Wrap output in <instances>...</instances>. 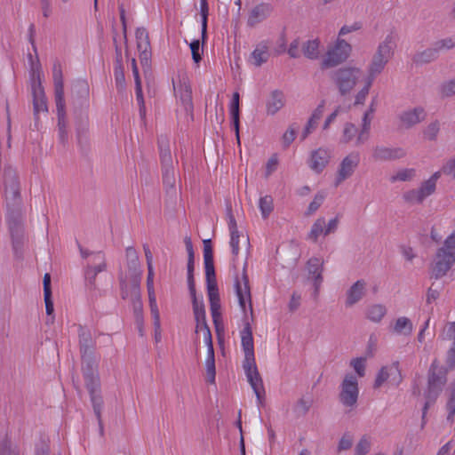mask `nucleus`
Returning a JSON list of instances; mask_svg holds the SVG:
<instances>
[{"mask_svg": "<svg viewBox=\"0 0 455 455\" xmlns=\"http://www.w3.org/2000/svg\"><path fill=\"white\" fill-rule=\"evenodd\" d=\"M119 280L122 290V298L124 299H129L132 302L139 301V299H140V276L138 275H134V276L131 275V280L128 282L126 278L121 275Z\"/></svg>", "mask_w": 455, "mask_h": 455, "instance_id": "obj_16", "label": "nucleus"}, {"mask_svg": "<svg viewBox=\"0 0 455 455\" xmlns=\"http://www.w3.org/2000/svg\"><path fill=\"white\" fill-rule=\"evenodd\" d=\"M208 3L206 0H200V13L202 16V39L206 38L207 19H208Z\"/></svg>", "mask_w": 455, "mask_h": 455, "instance_id": "obj_52", "label": "nucleus"}, {"mask_svg": "<svg viewBox=\"0 0 455 455\" xmlns=\"http://www.w3.org/2000/svg\"><path fill=\"white\" fill-rule=\"evenodd\" d=\"M52 78L54 83L55 103L58 116L59 140L62 144L68 141L66 110L64 100V83L61 64L55 61L52 67Z\"/></svg>", "mask_w": 455, "mask_h": 455, "instance_id": "obj_3", "label": "nucleus"}, {"mask_svg": "<svg viewBox=\"0 0 455 455\" xmlns=\"http://www.w3.org/2000/svg\"><path fill=\"white\" fill-rule=\"evenodd\" d=\"M204 269L207 289H210V287L218 288L213 261L204 262Z\"/></svg>", "mask_w": 455, "mask_h": 455, "instance_id": "obj_45", "label": "nucleus"}, {"mask_svg": "<svg viewBox=\"0 0 455 455\" xmlns=\"http://www.w3.org/2000/svg\"><path fill=\"white\" fill-rule=\"evenodd\" d=\"M360 163V155L357 152H352L341 161L335 180V186H339L347 179L350 178Z\"/></svg>", "mask_w": 455, "mask_h": 455, "instance_id": "obj_14", "label": "nucleus"}, {"mask_svg": "<svg viewBox=\"0 0 455 455\" xmlns=\"http://www.w3.org/2000/svg\"><path fill=\"white\" fill-rule=\"evenodd\" d=\"M296 137V128L291 125L288 128V130L283 135V143L284 148H288L291 143L295 140Z\"/></svg>", "mask_w": 455, "mask_h": 455, "instance_id": "obj_60", "label": "nucleus"}, {"mask_svg": "<svg viewBox=\"0 0 455 455\" xmlns=\"http://www.w3.org/2000/svg\"><path fill=\"white\" fill-rule=\"evenodd\" d=\"M325 199V194L323 192H318L313 201L309 204L307 210L306 211L305 214L307 216H311L314 214L323 204V201Z\"/></svg>", "mask_w": 455, "mask_h": 455, "instance_id": "obj_50", "label": "nucleus"}, {"mask_svg": "<svg viewBox=\"0 0 455 455\" xmlns=\"http://www.w3.org/2000/svg\"><path fill=\"white\" fill-rule=\"evenodd\" d=\"M273 12V6L267 3H260L254 6L249 12L247 25L255 27L259 23L267 20Z\"/></svg>", "mask_w": 455, "mask_h": 455, "instance_id": "obj_18", "label": "nucleus"}, {"mask_svg": "<svg viewBox=\"0 0 455 455\" xmlns=\"http://www.w3.org/2000/svg\"><path fill=\"white\" fill-rule=\"evenodd\" d=\"M339 224V218L336 216L335 218L329 220L328 223L325 222V235H329L330 234L335 233L338 229Z\"/></svg>", "mask_w": 455, "mask_h": 455, "instance_id": "obj_63", "label": "nucleus"}, {"mask_svg": "<svg viewBox=\"0 0 455 455\" xmlns=\"http://www.w3.org/2000/svg\"><path fill=\"white\" fill-rule=\"evenodd\" d=\"M434 44L439 53L443 51H450L455 48V36H451L436 40Z\"/></svg>", "mask_w": 455, "mask_h": 455, "instance_id": "obj_46", "label": "nucleus"}, {"mask_svg": "<svg viewBox=\"0 0 455 455\" xmlns=\"http://www.w3.org/2000/svg\"><path fill=\"white\" fill-rule=\"evenodd\" d=\"M392 331L397 335L410 336L413 331V323L408 317L400 316L395 320Z\"/></svg>", "mask_w": 455, "mask_h": 455, "instance_id": "obj_31", "label": "nucleus"}, {"mask_svg": "<svg viewBox=\"0 0 455 455\" xmlns=\"http://www.w3.org/2000/svg\"><path fill=\"white\" fill-rule=\"evenodd\" d=\"M387 62L388 61L387 60L374 53L371 61L368 67L367 77L371 80H374L376 76L383 71Z\"/></svg>", "mask_w": 455, "mask_h": 455, "instance_id": "obj_34", "label": "nucleus"}, {"mask_svg": "<svg viewBox=\"0 0 455 455\" xmlns=\"http://www.w3.org/2000/svg\"><path fill=\"white\" fill-rule=\"evenodd\" d=\"M455 263V244L451 242V238H446L443 245L436 251L434 264L433 275L435 277L440 278L447 274Z\"/></svg>", "mask_w": 455, "mask_h": 455, "instance_id": "obj_5", "label": "nucleus"}, {"mask_svg": "<svg viewBox=\"0 0 455 455\" xmlns=\"http://www.w3.org/2000/svg\"><path fill=\"white\" fill-rule=\"evenodd\" d=\"M350 365L354 368L358 377H363L365 374V359L357 357L351 361Z\"/></svg>", "mask_w": 455, "mask_h": 455, "instance_id": "obj_56", "label": "nucleus"}, {"mask_svg": "<svg viewBox=\"0 0 455 455\" xmlns=\"http://www.w3.org/2000/svg\"><path fill=\"white\" fill-rule=\"evenodd\" d=\"M243 368L247 380L256 395L258 404L261 405L265 396V388L256 362L243 363Z\"/></svg>", "mask_w": 455, "mask_h": 455, "instance_id": "obj_13", "label": "nucleus"}, {"mask_svg": "<svg viewBox=\"0 0 455 455\" xmlns=\"http://www.w3.org/2000/svg\"><path fill=\"white\" fill-rule=\"evenodd\" d=\"M163 181L166 187L173 188L175 186V173L172 165L163 166Z\"/></svg>", "mask_w": 455, "mask_h": 455, "instance_id": "obj_51", "label": "nucleus"}, {"mask_svg": "<svg viewBox=\"0 0 455 455\" xmlns=\"http://www.w3.org/2000/svg\"><path fill=\"white\" fill-rule=\"evenodd\" d=\"M4 199L6 204V220L12 239L15 253L22 247L24 232L22 225V198L20 196V181L15 170L8 167L4 174Z\"/></svg>", "mask_w": 455, "mask_h": 455, "instance_id": "obj_1", "label": "nucleus"}, {"mask_svg": "<svg viewBox=\"0 0 455 455\" xmlns=\"http://www.w3.org/2000/svg\"><path fill=\"white\" fill-rule=\"evenodd\" d=\"M325 219L323 217L318 218L312 225L310 232L307 235V239L315 243L320 235H325Z\"/></svg>", "mask_w": 455, "mask_h": 455, "instance_id": "obj_37", "label": "nucleus"}, {"mask_svg": "<svg viewBox=\"0 0 455 455\" xmlns=\"http://www.w3.org/2000/svg\"><path fill=\"white\" fill-rule=\"evenodd\" d=\"M352 48L344 39L338 38L335 44L329 47L321 62V68L327 69L343 63L349 56Z\"/></svg>", "mask_w": 455, "mask_h": 455, "instance_id": "obj_9", "label": "nucleus"}, {"mask_svg": "<svg viewBox=\"0 0 455 455\" xmlns=\"http://www.w3.org/2000/svg\"><path fill=\"white\" fill-rule=\"evenodd\" d=\"M331 152L326 148H319L312 151L309 161L310 168L315 172H321L329 163Z\"/></svg>", "mask_w": 455, "mask_h": 455, "instance_id": "obj_24", "label": "nucleus"}, {"mask_svg": "<svg viewBox=\"0 0 455 455\" xmlns=\"http://www.w3.org/2000/svg\"><path fill=\"white\" fill-rule=\"evenodd\" d=\"M359 387L357 377L353 374H347L340 384L339 401L348 408H354L358 400Z\"/></svg>", "mask_w": 455, "mask_h": 455, "instance_id": "obj_11", "label": "nucleus"}, {"mask_svg": "<svg viewBox=\"0 0 455 455\" xmlns=\"http://www.w3.org/2000/svg\"><path fill=\"white\" fill-rule=\"evenodd\" d=\"M158 148L162 167L172 166L173 161L167 137L162 135L158 138Z\"/></svg>", "mask_w": 455, "mask_h": 455, "instance_id": "obj_29", "label": "nucleus"}, {"mask_svg": "<svg viewBox=\"0 0 455 455\" xmlns=\"http://www.w3.org/2000/svg\"><path fill=\"white\" fill-rule=\"evenodd\" d=\"M440 131V123L438 121L431 122L424 130V137L428 140H435Z\"/></svg>", "mask_w": 455, "mask_h": 455, "instance_id": "obj_53", "label": "nucleus"}, {"mask_svg": "<svg viewBox=\"0 0 455 455\" xmlns=\"http://www.w3.org/2000/svg\"><path fill=\"white\" fill-rule=\"evenodd\" d=\"M80 353L82 356V372L89 373L98 371L99 359L95 355V341L91 331L79 326L78 330Z\"/></svg>", "mask_w": 455, "mask_h": 455, "instance_id": "obj_4", "label": "nucleus"}, {"mask_svg": "<svg viewBox=\"0 0 455 455\" xmlns=\"http://www.w3.org/2000/svg\"><path fill=\"white\" fill-rule=\"evenodd\" d=\"M371 119L372 116H370V112H365L363 114L361 129L355 141V146H361L369 140Z\"/></svg>", "mask_w": 455, "mask_h": 455, "instance_id": "obj_32", "label": "nucleus"}, {"mask_svg": "<svg viewBox=\"0 0 455 455\" xmlns=\"http://www.w3.org/2000/svg\"><path fill=\"white\" fill-rule=\"evenodd\" d=\"M285 105L284 94L280 91H274L266 104L267 114L275 115Z\"/></svg>", "mask_w": 455, "mask_h": 455, "instance_id": "obj_26", "label": "nucleus"}, {"mask_svg": "<svg viewBox=\"0 0 455 455\" xmlns=\"http://www.w3.org/2000/svg\"><path fill=\"white\" fill-rule=\"evenodd\" d=\"M363 72L359 68L345 67L335 70L331 79L337 85L341 95L349 93L362 77Z\"/></svg>", "mask_w": 455, "mask_h": 455, "instance_id": "obj_8", "label": "nucleus"}, {"mask_svg": "<svg viewBox=\"0 0 455 455\" xmlns=\"http://www.w3.org/2000/svg\"><path fill=\"white\" fill-rule=\"evenodd\" d=\"M239 242H240V235L239 232L236 234H230V247L232 251V254L236 257L239 254L240 247H239Z\"/></svg>", "mask_w": 455, "mask_h": 455, "instance_id": "obj_62", "label": "nucleus"}, {"mask_svg": "<svg viewBox=\"0 0 455 455\" xmlns=\"http://www.w3.org/2000/svg\"><path fill=\"white\" fill-rule=\"evenodd\" d=\"M352 444H353V436L350 434L346 433L342 435V437L340 438V440L339 442L338 451L339 452L342 451H347L352 447Z\"/></svg>", "mask_w": 455, "mask_h": 455, "instance_id": "obj_57", "label": "nucleus"}, {"mask_svg": "<svg viewBox=\"0 0 455 455\" xmlns=\"http://www.w3.org/2000/svg\"><path fill=\"white\" fill-rule=\"evenodd\" d=\"M92 255L93 266H88L87 267H92L96 271V274L104 271L106 269V259L104 254L99 251L92 253Z\"/></svg>", "mask_w": 455, "mask_h": 455, "instance_id": "obj_49", "label": "nucleus"}, {"mask_svg": "<svg viewBox=\"0 0 455 455\" xmlns=\"http://www.w3.org/2000/svg\"><path fill=\"white\" fill-rule=\"evenodd\" d=\"M114 73L116 87L119 90H123L125 84V77L123 68L121 66L116 67Z\"/></svg>", "mask_w": 455, "mask_h": 455, "instance_id": "obj_59", "label": "nucleus"}, {"mask_svg": "<svg viewBox=\"0 0 455 455\" xmlns=\"http://www.w3.org/2000/svg\"><path fill=\"white\" fill-rule=\"evenodd\" d=\"M426 117V112L423 108L417 107L401 113L399 119L403 127L409 129L417 124L422 122Z\"/></svg>", "mask_w": 455, "mask_h": 455, "instance_id": "obj_20", "label": "nucleus"}, {"mask_svg": "<svg viewBox=\"0 0 455 455\" xmlns=\"http://www.w3.org/2000/svg\"><path fill=\"white\" fill-rule=\"evenodd\" d=\"M259 208L263 219H267L274 210V200L271 196H261L259 201Z\"/></svg>", "mask_w": 455, "mask_h": 455, "instance_id": "obj_41", "label": "nucleus"}, {"mask_svg": "<svg viewBox=\"0 0 455 455\" xmlns=\"http://www.w3.org/2000/svg\"><path fill=\"white\" fill-rule=\"evenodd\" d=\"M439 52L433 44L432 47L424 50L415 56V61L420 63H428L438 58Z\"/></svg>", "mask_w": 455, "mask_h": 455, "instance_id": "obj_40", "label": "nucleus"}, {"mask_svg": "<svg viewBox=\"0 0 455 455\" xmlns=\"http://www.w3.org/2000/svg\"><path fill=\"white\" fill-rule=\"evenodd\" d=\"M442 98H451L455 96V77L443 82L438 89Z\"/></svg>", "mask_w": 455, "mask_h": 455, "instance_id": "obj_43", "label": "nucleus"}, {"mask_svg": "<svg viewBox=\"0 0 455 455\" xmlns=\"http://www.w3.org/2000/svg\"><path fill=\"white\" fill-rule=\"evenodd\" d=\"M366 294V282L363 279L357 280L346 293L345 305L347 307H351L359 301Z\"/></svg>", "mask_w": 455, "mask_h": 455, "instance_id": "obj_21", "label": "nucleus"}, {"mask_svg": "<svg viewBox=\"0 0 455 455\" xmlns=\"http://www.w3.org/2000/svg\"><path fill=\"white\" fill-rule=\"evenodd\" d=\"M229 111L232 119V124L235 132L236 141L240 145V135H239V93L234 92L233 97L229 105Z\"/></svg>", "mask_w": 455, "mask_h": 455, "instance_id": "obj_28", "label": "nucleus"}, {"mask_svg": "<svg viewBox=\"0 0 455 455\" xmlns=\"http://www.w3.org/2000/svg\"><path fill=\"white\" fill-rule=\"evenodd\" d=\"M446 407L448 411L447 419L452 420L455 415V388L451 393Z\"/></svg>", "mask_w": 455, "mask_h": 455, "instance_id": "obj_61", "label": "nucleus"}, {"mask_svg": "<svg viewBox=\"0 0 455 455\" xmlns=\"http://www.w3.org/2000/svg\"><path fill=\"white\" fill-rule=\"evenodd\" d=\"M125 252L131 275L134 276V275H138L140 276L141 272L140 270L139 256L136 250L133 247H128Z\"/></svg>", "mask_w": 455, "mask_h": 455, "instance_id": "obj_36", "label": "nucleus"}, {"mask_svg": "<svg viewBox=\"0 0 455 455\" xmlns=\"http://www.w3.org/2000/svg\"><path fill=\"white\" fill-rule=\"evenodd\" d=\"M319 45L320 42L318 39H313L307 41L303 46L302 51L304 55L310 60H316L319 58Z\"/></svg>", "mask_w": 455, "mask_h": 455, "instance_id": "obj_38", "label": "nucleus"}, {"mask_svg": "<svg viewBox=\"0 0 455 455\" xmlns=\"http://www.w3.org/2000/svg\"><path fill=\"white\" fill-rule=\"evenodd\" d=\"M443 172L455 178V158L448 161L442 169Z\"/></svg>", "mask_w": 455, "mask_h": 455, "instance_id": "obj_64", "label": "nucleus"}, {"mask_svg": "<svg viewBox=\"0 0 455 455\" xmlns=\"http://www.w3.org/2000/svg\"><path fill=\"white\" fill-rule=\"evenodd\" d=\"M371 448V439L369 435H363L355 447V455H366Z\"/></svg>", "mask_w": 455, "mask_h": 455, "instance_id": "obj_44", "label": "nucleus"}, {"mask_svg": "<svg viewBox=\"0 0 455 455\" xmlns=\"http://www.w3.org/2000/svg\"><path fill=\"white\" fill-rule=\"evenodd\" d=\"M446 370L440 366L438 361L435 359L428 371L427 389L425 393L426 402L430 403L435 402L446 384Z\"/></svg>", "mask_w": 455, "mask_h": 455, "instance_id": "obj_6", "label": "nucleus"}, {"mask_svg": "<svg viewBox=\"0 0 455 455\" xmlns=\"http://www.w3.org/2000/svg\"><path fill=\"white\" fill-rule=\"evenodd\" d=\"M190 49L192 53V59L196 63H198L202 60V48L199 40H195L190 44Z\"/></svg>", "mask_w": 455, "mask_h": 455, "instance_id": "obj_58", "label": "nucleus"}, {"mask_svg": "<svg viewBox=\"0 0 455 455\" xmlns=\"http://www.w3.org/2000/svg\"><path fill=\"white\" fill-rule=\"evenodd\" d=\"M174 90L177 92V95H179L186 110L192 109V92L189 85L186 83H180L178 88L174 86Z\"/></svg>", "mask_w": 455, "mask_h": 455, "instance_id": "obj_35", "label": "nucleus"}, {"mask_svg": "<svg viewBox=\"0 0 455 455\" xmlns=\"http://www.w3.org/2000/svg\"><path fill=\"white\" fill-rule=\"evenodd\" d=\"M85 387L90 394L94 414L98 419L100 435L104 434V427L101 419L103 399L100 392V379L98 371L83 373Z\"/></svg>", "mask_w": 455, "mask_h": 455, "instance_id": "obj_7", "label": "nucleus"}, {"mask_svg": "<svg viewBox=\"0 0 455 455\" xmlns=\"http://www.w3.org/2000/svg\"><path fill=\"white\" fill-rule=\"evenodd\" d=\"M372 82L373 80L368 77L366 78L364 86L360 90V92L355 96V104H363L365 101L366 97L369 94V91L372 84Z\"/></svg>", "mask_w": 455, "mask_h": 455, "instance_id": "obj_54", "label": "nucleus"}, {"mask_svg": "<svg viewBox=\"0 0 455 455\" xmlns=\"http://www.w3.org/2000/svg\"><path fill=\"white\" fill-rule=\"evenodd\" d=\"M20 449L10 440L4 439L0 443V455H20Z\"/></svg>", "mask_w": 455, "mask_h": 455, "instance_id": "obj_47", "label": "nucleus"}, {"mask_svg": "<svg viewBox=\"0 0 455 455\" xmlns=\"http://www.w3.org/2000/svg\"><path fill=\"white\" fill-rule=\"evenodd\" d=\"M403 380L399 362L395 361L390 364L381 367L378 372L375 381L374 388H379L384 383L388 382L393 386H398Z\"/></svg>", "mask_w": 455, "mask_h": 455, "instance_id": "obj_12", "label": "nucleus"}, {"mask_svg": "<svg viewBox=\"0 0 455 455\" xmlns=\"http://www.w3.org/2000/svg\"><path fill=\"white\" fill-rule=\"evenodd\" d=\"M307 269L309 275L314 280L315 292L316 297L319 291L320 285L323 282V260L320 258H311L307 260Z\"/></svg>", "mask_w": 455, "mask_h": 455, "instance_id": "obj_19", "label": "nucleus"}, {"mask_svg": "<svg viewBox=\"0 0 455 455\" xmlns=\"http://www.w3.org/2000/svg\"><path fill=\"white\" fill-rule=\"evenodd\" d=\"M387 309L382 304H373L366 309V318L372 323H380L387 315Z\"/></svg>", "mask_w": 455, "mask_h": 455, "instance_id": "obj_33", "label": "nucleus"}, {"mask_svg": "<svg viewBox=\"0 0 455 455\" xmlns=\"http://www.w3.org/2000/svg\"><path fill=\"white\" fill-rule=\"evenodd\" d=\"M137 40V48L140 52L141 62H148L150 58V43L148 33L144 28H138L135 33Z\"/></svg>", "mask_w": 455, "mask_h": 455, "instance_id": "obj_23", "label": "nucleus"}, {"mask_svg": "<svg viewBox=\"0 0 455 455\" xmlns=\"http://www.w3.org/2000/svg\"><path fill=\"white\" fill-rule=\"evenodd\" d=\"M396 43L397 36L392 31L379 44L375 53L389 61V60L394 56Z\"/></svg>", "mask_w": 455, "mask_h": 455, "instance_id": "obj_22", "label": "nucleus"}, {"mask_svg": "<svg viewBox=\"0 0 455 455\" xmlns=\"http://www.w3.org/2000/svg\"><path fill=\"white\" fill-rule=\"evenodd\" d=\"M440 177V172H435L427 180L424 181L417 189H411L403 194V199L410 204H419L427 197L431 196L436 187V181Z\"/></svg>", "mask_w": 455, "mask_h": 455, "instance_id": "obj_10", "label": "nucleus"}, {"mask_svg": "<svg viewBox=\"0 0 455 455\" xmlns=\"http://www.w3.org/2000/svg\"><path fill=\"white\" fill-rule=\"evenodd\" d=\"M360 130L352 123H346L344 124L342 135L340 141L342 143H349L355 140L356 141V138L358 136Z\"/></svg>", "mask_w": 455, "mask_h": 455, "instance_id": "obj_39", "label": "nucleus"}, {"mask_svg": "<svg viewBox=\"0 0 455 455\" xmlns=\"http://www.w3.org/2000/svg\"><path fill=\"white\" fill-rule=\"evenodd\" d=\"M415 176V170L412 168L410 169H402L399 170L395 175L391 176V182L396 181H409L413 179Z\"/></svg>", "mask_w": 455, "mask_h": 455, "instance_id": "obj_48", "label": "nucleus"}, {"mask_svg": "<svg viewBox=\"0 0 455 455\" xmlns=\"http://www.w3.org/2000/svg\"><path fill=\"white\" fill-rule=\"evenodd\" d=\"M252 63L256 67H260L263 63L267 62L269 58L268 45L266 42H261L256 46L251 54Z\"/></svg>", "mask_w": 455, "mask_h": 455, "instance_id": "obj_30", "label": "nucleus"}, {"mask_svg": "<svg viewBox=\"0 0 455 455\" xmlns=\"http://www.w3.org/2000/svg\"><path fill=\"white\" fill-rule=\"evenodd\" d=\"M205 370L207 382L214 384L216 377L215 360H205Z\"/></svg>", "mask_w": 455, "mask_h": 455, "instance_id": "obj_55", "label": "nucleus"}, {"mask_svg": "<svg viewBox=\"0 0 455 455\" xmlns=\"http://www.w3.org/2000/svg\"><path fill=\"white\" fill-rule=\"evenodd\" d=\"M32 96H33V108L34 116L36 122L39 119L41 113H47V100L45 97L44 87L42 86L41 81L33 79L32 81Z\"/></svg>", "mask_w": 455, "mask_h": 455, "instance_id": "obj_15", "label": "nucleus"}, {"mask_svg": "<svg viewBox=\"0 0 455 455\" xmlns=\"http://www.w3.org/2000/svg\"><path fill=\"white\" fill-rule=\"evenodd\" d=\"M406 153L402 148H389L376 146L372 151V158L375 161H394L405 156Z\"/></svg>", "mask_w": 455, "mask_h": 455, "instance_id": "obj_17", "label": "nucleus"}, {"mask_svg": "<svg viewBox=\"0 0 455 455\" xmlns=\"http://www.w3.org/2000/svg\"><path fill=\"white\" fill-rule=\"evenodd\" d=\"M235 288L241 310L246 315L248 303V309L251 313H252L249 280L245 272L243 274L242 280L236 278ZM240 335L241 346L244 354L243 363H252L255 361L253 337L251 324L246 317L244 319V325L240 332Z\"/></svg>", "mask_w": 455, "mask_h": 455, "instance_id": "obj_2", "label": "nucleus"}, {"mask_svg": "<svg viewBox=\"0 0 455 455\" xmlns=\"http://www.w3.org/2000/svg\"><path fill=\"white\" fill-rule=\"evenodd\" d=\"M148 291L150 311H151V315L153 317V324H154V327L156 329V331H158L160 313H159L157 303H156L155 290Z\"/></svg>", "mask_w": 455, "mask_h": 455, "instance_id": "obj_42", "label": "nucleus"}, {"mask_svg": "<svg viewBox=\"0 0 455 455\" xmlns=\"http://www.w3.org/2000/svg\"><path fill=\"white\" fill-rule=\"evenodd\" d=\"M207 291H208V297H209V301H210V310H211L212 321L217 329V331H219V324H220V321L221 319L219 291H218V288L210 287V289H207Z\"/></svg>", "mask_w": 455, "mask_h": 455, "instance_id": "obj_25", "label": "nucleus"}, {"mask_svg": "<svg viewBox=\"0 0 455 455\" xmlns=\"http://www.w3.org/2000/svg\"><path fill=\"white\" fill-rule=\"evenodd\" d=\"M193 304V313L195 316L196 321V332L200 331V328H203L204 326H208L206 322V313H205V307L204 304L203 299H195L192 301Z\"/></svg>", "mask_w": 455, "mask_h": 455, "instance_id": "obj_27", "label": "nucleus"}]
</instances>
